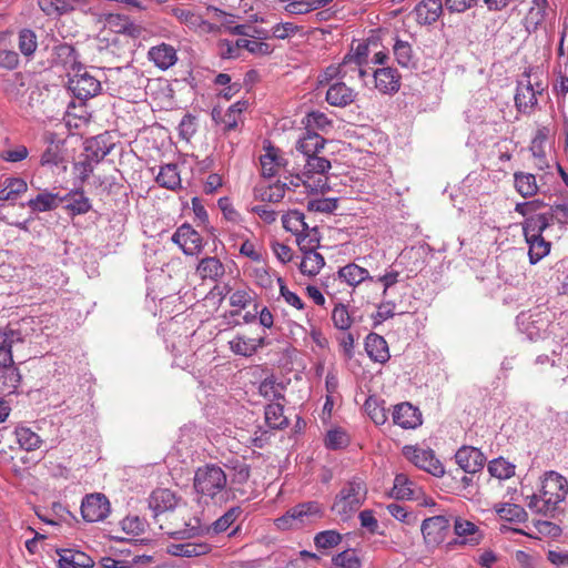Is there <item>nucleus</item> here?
I'll return each mask as SVG.
<instances>
[{"mask_svg": "<svg viewBox=\"0 0 568 568\" xmlns=\"http://www.w3.org/2000/svg\"><path fill=\"white\" fill-rule=\"evenodd\" d=\"M310 179H306V176H303V172L301 174H296L293 176L290 181V184H287L286 189L297 187L301 184H304L308 187H311L312 191L324 193L329 190V186L327 184V179L318 178L316 183L314 185L308 184Z\"/></svg>", "mask_w": 568, "mask_h": 568, "instance_id": "obj_58", "label": "nucleus"}, {"mask_svg": "<svg viewBox=\"0 0 568 568\" xmlns=\"http://www.w3.org/2000/svg\"><path fill=\"white\" fill-rule=\"evenodd\" d=\"M44 142L47 144L43 151L40 164L42 166L53 168L60 166L64 163V140L60 139L58 134L53 132H47L44 134Z\"/></svg>", "mask_w": 568, "mask_h": 568, "instance_id": "obj_12", "label": "nucleus"}, {"mask_svg": "<svg viewBox=\"0 0 568 568\" xmlns=\"http://www.w3.org/2000/svg\"><path fill=\"white\" fill-rule=\"evenodd\" d=\"M265 422L273 429H282L287 426V418L284 416V406L277 402H272L265 407Z\"/></svg>", "mask_w": 568, "mask_h": 568, "instance_id": "obj_36", "label": "nucleus"}, {"mask_svg": "<svg viewBox=\"0 0 568 568\" xmlns=\"http://www.w3.org/2000/svg\"><path fill=\"white\" fill-rule=\"evenodd\" d=\"M61 202L62 199L58 194L41 192L28 201V206L34 212H47L57 209Z\"/></svg>", "mask_w": 568, "mask_h": 568, "instance_id": "obj_34", "label": "nucleus"}, {"mask_svg": "<svg viewBox=\"0 0 568 568\" xmlns=\"http://www.w3.org/2000/svg\"><path fill=\"white\" fill-rule=\"evenodd\" d=\"M394 55L397 63L402 67L408 68L413 64V51L408 42L396 40L394 44Z\"/></svg>", "mask_w": 568, "mask_h": 568, "instance_id": "obj_57", "label": "nucleus"}, {"mask_svg": "<svg viewBox=\"0 0 568 568\" xmlns=\"http://www.w3.org/2000/svg\"><path fill=\"white\" fill-rule=\"evenodd\" d=\"M338 278L345 282L349 286H357L364 281H373L374 278L369 275V272L358 266L355 263H349L338 270Z\"/></svg>", "mask_w": 568, "mask_h": 568, "instance_id": "obj_28", "label": "nucleus"}, {"mask_svg": "<svg viewBox=\"0 0 568 568\" xmlns=\"http://www.w3.org/2000/svg\"><path fill=\"white\" fill-rule=\"evenodd\" d=\"M27 183L24 180L14 178L8 179L4 186L0 190V202L14 201L17 197L27 191Z\"/></svg>", "mask_w": 568, "mask_h": 568, "instance_id": "obj_47", "label": "nucleus"}, {"mask_svg": "<svg viewBox=\"0 0 568 568\" xmlns=\"http://www.w3.org/2000/svg\"><path fill=\"white\" fill-rule=\"evenodd\" d=\"M286 186L287 183L280 181L267 186H258L255 189V196L263 202L277 203L283 200Z\"/></svg>", "mask_w": 568, "mask_h": 568, "instance_id": "obj_35", "label": "nucleus"}, {"mask_svg": "<svg viewBox=\"0 0 568 568\" xmlns=\"http://www.w3.org/2000/svg\"><path fill=\"white\" fill-rule=\"evenodd\" d=\"M348 444V436L347 434L339 429H331L325 438V445L329 449H341L346 447Z\"/></svg>", "mask_w": 568, "mask_h": 568, "instance_id": "obj_63", "label": "nucleus"}, {"mask_svg": "<svg viewBox=\"0 0 568 568\" xmlns=\"http://www.w3.org/2000/svg\"><path fill=\"white\" fill-rule=\"evenodd\" d=\"M367 496V486L359 476H354L345 481L335 496L332 505V511L342 519H348L365 503Z\"/></svg>", "mask_w": 568, "mask_h": 568, "instance_id": "obj_3", "label": "nucleus"}, {"mask_svg": "<svg viewBox=\"0 0 568 568\" xmlns=\"http://www.w3.org/2000/svg\"><path fill=\"white\" fill-rule=\"evenodd\" d=\"M375 88L383 94H394L400 88V75L390 68H379L374 71Z\"/></svg>", "mask_w": 568, "mask_h": 568, "instance_id": "obj_17", "label": "nucleus"}, {"mask_svg": "<svg viewBox=\"0 0 568 568\" xmlns=\"http://www.w3.org/2000/svg\"><path fill=\"white\" fill-rule=\"evenodd\" d=\"M158 184L168 190H176L181 186L180 172L176 164L162 165L155 178Z\"/></svg>", "mask_w": 568, "mask_h": 568, "instance_id": "obj_30", "label": "nucleus"}, {"mask_svg": "<svg viewBox=\"0 0 568 568\" xmlns=\"http://www.w3.org/2000/svg\"><path fill=\"white\" fill-rule=\"evenodd\" d=\"M414 486V483L405 474H397L390 495L396 499H412Z\"/></svg>", "mask_w": 568, "mask_h": 568, "instance_id": "obj_46", "label": "nucleus"}, {"mask_svg": "<svg viewBox=\"0 0 568 568\" xmlns=\"http://www.w3.org/2000/svg\"><path fill=\"white\" fill-rule=\"evenodd\" d=\"M368 57V44L358 43L351 53L344 57L345 65L358 69V63H365Z\"/></svg>", "mask_w": 568, "mask_h": 568, "instance_id": "obj_61", "label": "nucleus"}, {"mask_svg": "<svg viewBox=\"0 0 568 568\" xmlns=\"http://www.w3.org/2000/svg\"><path fill=\"white\" fill-rule=\"evenodd\" d=\"M393 422L402 428L413 429L422 425V414L412 404L400 403L394 406Z\"/></svg>", "mask_w": 568, "mask_h": 568, "instance_id": "obj_15", "label": "nucleus"}, {"mask_svg": "<svg viewBox=\"0 0 568 568\" xmlns=\"http://www.w3.org/2000/svg\"><path fill=\"white\" fill-rule=\"evenodd\" d=\"M243 510L240 506L231 507L221 517L205 528L207 535H220L225 532L239 519Z\"/></svg>", "mask_w": 568, "mask_h": 568, "instance_id": "obj_27", "label": "nucleus"}, {"mask_svg": "<svg viewBox=\"0 0 568 568\" xmlns=\"http://www.w3.org/2000/svg\"><path fill=\"white\" fill-rule=\"evenodd\" d=\"M68 88L77 99L88 100L100 93L101 82L82 65L69 75Z\"/></svg>", "mask_w": 568, "mask_h": 568, "instance_id": "obj_7", "label": "nucleus"}, {"mask_svg": "<svg viewBox=\"0 0 568 568\" xmlns=\"http://www.w3.org/2000/svg\"><path fill=\"white\" fill-rule=\"evenodd\" d=\"M85 151L88 153L87 158L98 163L111 152V145H108L101 136H98L87 142Z\"/></svg>", "mask_w": 568, "mask_h": 568, "instance_id": "obj_49", "label": "nucleus"}, {"mask_svg": "<svg viewBox=\"0 0 568 568\" xmlns=\"http://www.w3.org/2000/svg\"><path fill=\"white\" fill-rule=\"evenodd\" d=\"M356 92L344 82L332 83L326 91V101L333 106L344 108L354 102Z\"/></svg>", "mask_w": 568, "mask_h": 568, "instance_id": "obj_19", "label": "nucleus"}, {"mask_svg": "<svg viewBox=\"0 0 568 568\" xmlns=\"http://www.w3.org/2000/svg\"><path fill=\"white\" fill-rule=\"evenodd\" d=\"M568 495V481L557 471H546L539 480L537 493L526 496L527 507L545 516H552Z\"/></svg>", "mask_w": 568, "mask_h": 568, "instance_id": "obj_1", "label": "nucleus"}, {"mask_svg": "<svg viewBox=\"0 0 568 568\" xmlns=\"http://www.w3.org/2000/svg\"><path fill=\"white\" fill-rule=\"evenodd\" d=\"M342 541V535L333 529L323 530L314 536V545L318 550L335 548Z\"/></svg>", "mask_w": 568, "mask_h": 568, "instance_id": "obj_53", "label": "nucleus"}, {"mask_svg": "<svg viewBox=\"0 0 568 568\" xmlns=\"http://www.w3.org/2000/svg\"><path fill=\"white\" fill-rule=\"evenodd\" d=\"M18 47H19L20 52L23 55H26V57L32 55L38 47L36 33L30 29L21 30L19 32Z\"/></svg>", "mask_w": 568, "mask_h": 568, "instance_id": "obj_56", "label": "nucleus"}, {"mask_svg": "<svg viewBox=\"0 0 568 568\" xmlns=\"http://www.w3.org/2000/svg\"><path fill=\"white\" fill-rule=\"evenodd\" d=\"M536 206L535 202L518 203L516 205V212L526 216L523 225L525 239L542 236V232L550 225V221L552 219L551 214H535L534 211Z\"/></svg>", "mask_w": 568, "mask_h": 568, "instance_id": "obj_8", "label": "nucleus"}, {"mask_svg": "<svg viewBox=\"0 0 568 568\" xmlns=\"http://www.w3.org/2000/svg\"><path fill=\"white\" fill-rule=\"evenodd\" d=\"M444 8L442 0H422L415 7L416 20L420 24H432L440 17Z\"/></svg>", "mask_w": 568, "mask_h": 568, "instance_id": "obj_21", "label": "nucleus"}, {"mask_svg": "<svg viewBox=\"0 0 568 568\" xmlns=\"http://www.w3.org/2000/svg\"><path fill=\"white\" fill-rule=\"evenodd\" d=\"M547 84L538 79H532L529 72H524L518 80L514 97L516 110L525 115L535 112L539 98L544 95Z\"/></svg>", "mask_w": 568, "mask_h": 568, "instance_id": "obj_4", "label": "nucleus"}, {"mask_svg": "<svg viewBox=\"0 0 568 568\" xmlns=\"http://www.w3.org/2000/svg\"><path fill=\"white\" fill-rule=\"evenodd\" d=\"M211 551V546L207 542H186L172 545L170 554L178 557H199L206 555Z\"/></svg>", "mask_w": 568, "mask_h": 568, "instance_id": "obj_32", "label": "nucleus"}, {"mask_svg": "<svg viewBox=\"0 0 568 568\" xmlns=\"http://www.w3.org/2000/svg\"><path fill=\"white\" fill-rule=\"evenodd\" d=\"M325 139L317 132H304L296 142V150L305 158L318 154L325 145Z\"/></svg>", "mask_w": 568, "mask_h": 568, "instance_id": "obj_26", "label": "nucleus"}, {"mask_svg": "<svg viewBox=\"0 0 568 568\" xmlns=\"http://www.w3.org/2000/svg\"><path fill=\"white\" fill-rule=\"evenodd\" d=\"M457 465L467 474H476L485 465L484 454L473 446H463L455 454Z\"/></svg>", "mask_w": 568, "mask_h": 568, "instance_id": "obj_13", "label": "nucleus"}, {"mask_svg": "<svg viewBox=\"0 0 568 568\" xmlns=\"http://www.w3.org/2000/svg\"><path fill=\"white\" fill-rule=\"evenodd\" d=\"M262 174L267 178L276 175L281 168L285 166L286 161L281 151L273 146L266 149L265 153L261 156Z\"/></svg>", "mask_w": 568, "mask_h": 568, "instance_id": "obj_25", "label": "nucleus"}, {"mask_svg": "<svg viewBox=\"0 0 568 568\" xmlns=\"http://www.w3.org/2000/svg\"><path fill=\"white\" fill-rule=\"evenodd\" d=\"M0 375V390L6 393H13L20 384L21 376L18 369L11 364L9 367L1 368Z\"/></svg>", "mask_w": 568, "mask_h": 568, "instance_id": "obj_52", "label": "nucleus"}, {"mask_svg": "<svg viewBox=\"0 0 568 568\" xmlns=\"http://www.w3.org/2000/svg\"><path fill=\"white\" fill-rule=\"evenodd\" d=\"M148 57L161 70L171 68L178 61L176 50L166 43L152 47Z\"/></svg>", "mask_w": 568, "mask_h": 568, "instance_id": "obj_22", "label": "nucleus"}, {"mask_svg": "<svg viewBox=\"0 0 568 568\" xmlns=\"http://www.w3.org/2000/svg\"><path fill=\"white\" fill-rule=\"evenodd\" d=\"M331 166V162L326 158L317 154L308 156L304 164L303 176L311 180L315 174H318L322 178L329 171Z\"/></svg>", "mask_w": 568, "mask_h": 568, "instance_id": "obj_41", "label": "nucleus"}, {"mask_svg": "<svg viewBox=\"0 0 568 568\" xmlns=\"http://www.w3.org/2000/svg\"><path fill=\"white\" fill-rule=\"evenodd\" d=\"M362 562L354 549H346L332 558V568H361Z\"/></svg>", "mask_w": 568, "mask_h": 568, "instance_id": "obj_55", "label": "nucleus"}, {"mask_svg": "<svg viewBox=\"0 0 568 568\" xmlns=\"http://www.w3.org/2000/svg\"><path fill=\"white\" fill-rule=\"evenodd\" d=\"M172 241L179 245L185 255L196 256L204 248L203 237L190 224H182L172 235Z\"/></svg>", "mask_w": 568, "mask_h": 568, "instance_id": "obj_9", "label": "nucleus"}, {"mask_svg": "<svg viewBox=\"0 0 568 568\" xmlns=\"http://www.w3.org/2000/svg\"><path fill=\"white\" fill-rule=\"evenodd\" d=\"M526 242L528 244V256L530 264L538 263L550 252V242L546 241L542 236L526 237Z\"/></svg>", "mask_w": 568, "mask_h": 568, "instance_id": "obj_39", "label": "nucleus"}, {"mask_svg": "<svg viewBox=\"0 0 568 568\" xmlns=\"http://www.w3.org/2000/svg\"><path fill=\"white\" fill-rule=\"evenodd\" d=\"M82 0H39L40 9L48 16H59L72 11Z\"/></svg>", "mask_w": 568, "mask_h": 568, "instance_id": "obj_33", "label": "nucleus"}, {"mask_svg": "<svg viewBox=\"0 0 568 568\" xmlns=\"http://www.w3.org/2000/svg\"><path fill=\"white\" fill-rule=\"evenodd\" d=\"M365 351L368 357L379 364L388 362L390 354L385 338L376 333H369L365 338Z\"/></svg>", "mask_w": 568, "mask_h": 568, "instance_id": "obj_20", "label": "nucleus"}, {"mask_svg": "<svg viewBox=\"0 0 568 568\" xmlns=\"http://www.w3.org/2000/svg\"><path fill=\"white\" fill-rule=\"evenodd\" d=\"M549 134L547 126H540L537 129L536 134L531 141L530 151L535 158L540 161L545 158L544 143L546 142Z\"/></svg>", "mask_w": 568, "mask_h": 568, "instance_id": "obj_62", "label": "nucleus"}, {"mask_svg": "<svg viewBox=\"0 0 568 568\" xmlns=\"http://www.w3.org/2000/svg\"><path fill=\"white\" fill-rule=\"evenodd\" d=\"M403 455L416 467L435 477H440L445 474L444 465L429 447L407 445L403 448Z\"/></svg>", "mask_w": 568, "mask_h": 568, "instance_id": "obj_6", "label": "nucleus"}, {"mask_svg": "<svg viewBox=\"0 0 568 568\" xmlns=\"http://www.w3.org/2000/svg\"><path fill=\"white\" fill-rule=\"evenodd\" d=\"M178 504L179 498L168 488H158L149 496V508L154 518L161 514L174 510Z\"/></svg>", "mask_w": 568, "mask_h": 568, "instance_id": "obj_14", "label": "nucleus"}, {"mask_svg": "<svg viewBox=\"0 0 568 568\" xmlns=\"http://www.w3.org/2000/svg\"><path fill=\"white\" fill-rule=\"evenodd\" d=\"M365 412L376 425H384L387 420V413L384 402L376 397H368L364 404Z\"/></svg>", "mask_w": 568, "mask_h": 568, "instance_id": "obj_48", "label": "nucleus"}, {"mask_svg": "<svg viewBox=\"0 0 568 568\" xmlns=\"http://www.w3.org/2000/svg\"><path fill=\"white\" fill-rule=\"evenodd\" d=\"M53 60L55 64L63 67L68 71V75L82 67L78 61L77 51L68 43H61L54 47Z\"/></svg>", "mask_w": 568, "mask_h": 568, "instance_id": "obj_24", "label": "nucleus"}, {"mask_svg": "<svg viewBox=\"0 0 568 568\" xmlns=\"http://www.w3.org/2000/svg\"><path fill=\"white\" fill-rule=\"evenodd\" d=\"M496 513L501 519L521 523L526 519V510L516 504H499L495 506Z\"/></svg>", "mask_w": 568, "mask_h": 568, "instance_id": "obj_51", "label": "nucleus"}, {"mask_svg": "<svg viewBox=\"0 0 568 568\" xmlns=\"http://www.w3.org/2000/svg\"><path fill=\"white\" fill-rule=\"evenodd\" d=\"M306 132H326L332 126V121L321 111L308 112L303 119Z\"/></svg>", "mask_w": 568, "mask_h": 568, "instance_id": "obj_43", "label": "nucleus"}, {"mask_svg": "<svg viewBox=\"0 0 568 568\" xmlns=\"http://www.w3.org/2000/svg\"><path fill=\"white\" fill-rule=\"evenodd\" d=\"M231 351L241 356L250 357L264 344V338L235 336L229 342Z\"/></svg>", "mask_w": 568, "mask_h": 568, "instance_id": "obj_29", "label": "nucleus"}, {"mask_svg": "<svg viewBox=\"0 0 568 568\" xmlns=\"http://www.w3.org/2000/svg\"><path fill=\"white\" fill-rule=\"evenodd\" d=\"M325 265V260L318 252L305 253L300 264V270L304 275L315 276Z\"/></svg>", "mask_w": 568, "mask_h": 568, "instance_id": "obj_44", "label": "nucleus"}, {"mask_svg": "<svg viewBox=\"0 0 568 568\" xmlns=\"http://www.w3.org/2000/svg\"><path fill=\"white\" fill-rule=\"evenodd\" d=\"M283 227L294 234L303 233L307 230V223L305 222V215L298 210H291L282 216Z\"/></svg>", "mask_w": 568, "mask_h": 568, "instance_id": "obj_40", "label": "nucleus"}, {"mask_svg": "<svg viewBox=\"0 0 568 568\" xmlns=\"http://www.w3.org/2000/svg\"><path fill=\"white\" fill-rule=\"evenodd\" d=\"M61 199L62 202H68L65 209L70 211L72 215L85 214L92 207L90 199L85 196L83 191L70 192L64 197Z\"/></svg>", "mask_w": 568, "mask_h": 568, "instance_id": "obj_31", "label": "nucleus"}, {"mask_svg": "<svg viewBox=\"0 0 568 568\" xmlns=\"http://www.w3.org/2000/svg\"><path fill=\"white\" fill-rule=\"evenodd\" d=\"M16 436L20 447L27 452L38 449L42 443L40 436L28 427H18Z\"/></svg>", "mask_w": 568, "mask_h": 568, "instance_id": "obj_50", "label": "nucleus"}, {"mask_svg": "<svg viewBox=\"0 0 568 568\" xmlns=\"http://www.w3.org/2000/svg\"><path fill=\"white\" fill-rule=\"evenodd\" d=\"M110 513V503L102 494L85 496L81 504V514L85 521L97 523L105 519Z\"/></svg>", "mask_w": 568, "mask_h": 568, "instance_id": "obj_11", "label": "nucleus"}, {"mask_svg": "<svg viewBox=\"0 0 568 568\" xmlns=\"http://www.w3.org/2000/svg\"><path fill=\"white\" fill-rule=\"evenodd\" d=\"M324 516V509L317 501L298 504L275 520L280 529L298 528L312 524Z\"/></svg>", "mask_w": 568, "mask_h": 568, "instance_id": "obj_5", "label": "nucleus"}, {"mask_svg": "<svg viewBox=\"0 0 568 568\" xmlns=\"http://www.w3.org/2000/svg\"><path fill=\"white\" fill-rule=\"evenodd\" d=\"M195 272L202 281L219 282L225 274V266L219 257L205 256L199 260Z\"/></svg>", "mask_w": 568, "mask_h": 568, "instance_id": "obj_18", "label": "nucleus"}, {"mask_svg": "<svg viewBox=\"0 0 568 568\" xmlns=\"http://www.w3.org/2000/svg\"><path fill=\"white\" fill-rule=\"evenodd\" d=\"M387 510L394 518L406 525H415L417 523L416 515L409 511L405 506L392 503L387 505Z\"/></svg>", "mask_w": 568, "mask_h": 568, "instance_id": "obj_60", "label": "nucleus"}, {"mask_svg": "<svg viewBox=\"0 0 568 568\" xmlns=\"http://www.w3.org/2000/svg\"><path fill=\"white\" fill-rule=\"evenodd\" d=\"M514 183L517 192L524 197L532 196L538 191L536 176L531 173L516 172Z\"/></svg>", "mask_w": 568, "mask_h": 568, "instance_id": "obj_38", "label": "nucleus"}, {"mask_svg": "<svg viewBox=\"0 0 568 568\" xmlns=\"http://www.w3.org/2000/svg\"><path fill=\"white\" fill-rule=\"evenodd\" d=\"M227 477L224 470L214 464L199 467L194 475V489L201 498L214 503H224L229 498Z\"/></svg>", "mask_w": 568, "mask_h": 568, "instance_id": "obj_2", "label": "nucleus"}, {"mask_svg": "<svg viewBox=\"0 0 568 568\" xmlns=\"http://www.w3.org/2000/svg\"><path fill=\"white\" fill-rule=\"evenodd\" d=\"M226 469L231 473L232 483L234 484H244L248 480L251 469L248 464L244 460V458L233 457L227 459L224 464Z\"/></svg>", "mask_w": 568, "mask_h": 568, "instance_id": "obj_37", "label": "nucleus"}, {"mask_svg": "<svg viewBox=\"0 0 568 568\" xmlns=\"http://www.w3.org/2000/svg\"><path fill=\"white\" fill-rule=\"evenodd\" d=\"M454 532L458 537L455 542L458 545L477 546L483 540V532L471 521L456 517L454 521Z\"/></svg>", "mask_w": 568, "mask_h": 568, "instance_id": "obj_16", "label": "nucleus"}, {"mask_svg": "<svg viewBox=\"0 0 568 568\" xmlns=\"http://www.w3.org/2000/svg\"><path fill=\"white\" fill-rule=\"evenodd\" d=\"M337 209L336 199H314L308 201L307 210L311 212L332 213Z\"/></svg>", "mask_w": 568, "mask_h": 568, "instance_id": "obj_64", "label": "nucleus"}, {"mask_svg": "<svg viewBox=\"0 0 568 568\" xmlns=\"http://www.w3.org/2000/svg\"><path fill=\"white\" fill-rule=\"evenodd\" d=\"M331 2L332 0H292L288 1L285 9L291 14H305L313 10L324 8Z\"/></svg>", "mask_w": 568, "mask_h": 568, "instance_id": "obj_42", "label": "nucleus"}, {"mask_svg": "<svg viewBox=\"0 0 568 568\" xmlns=\"http://www.w3.org/2000/svg\"><path fill=\"white\" fill-rule=\"evenodd\" d=\"M334 326L341 331H347L352 325V318L344 304H337L332 312Z\"/></svg>", "mask_w": 568, "mask_h": 568, "instance_id": "obj_59", "label": "nucleus"}, {"mask_svg": "<svg viewBox=\"0 0 568 568\" xmlns=\"http://www.w3.org/2000/svg\"><path fill=\"white\" fill-rule=\"evenodd\" d=\"M281 384H277L274 378L267 377L260 383L258 393L270 402H277L284 399Z\"/></svg>", "mask_w": 568, "mask_h": 568, "instance_id": "obj_54", "label": "nucleus"}, {"mask_svg": "<svg viewBox=\"0 0 568 568\" xmlns=\"http://www.w3.org/2000/svg\"><path fill=\"white\" fill-rule=\"evenodd\" d=\"M516 466L503 457L495 458L488 464V471L500 480L509 479L515 475Z\"/></svg>", "mask_w": 568, "mask_h": 568, "instance_id": "obj_45", "label": "nucleus"}, {"mask_svg": "<svg viewBox=\"0 0 568 568\" xmlns=\"http://www.w3.org/2000/svg\"><path fill=\"white\" fill-rule=\"evenodd\" d=\"M58 555L59 568H90L94 564L90 556L79 550L61 549Z\"/></svg>", "mask_w": 568, "mask_h": 568, "instance_id": "obj_23", "label": "nucleus"}, {"mask_svg": "<svg viewBox=\"0 0 568 568\" xmlns=\"http://www.w3.org/2000/svg\"><path fill=\"white\" fill-rule=\"evenodd\" d=\"M420 530L427 546L436 547L447 537L449 520L445 516H434L423 520Z\"/></svg>", "mask_w": 568, "mask_h": 568, "instance_id": "obj_10", "label": "nucleus"}]
</instances>
